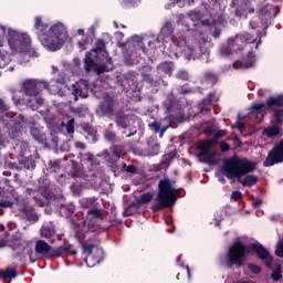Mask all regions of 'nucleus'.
I'll return each instance as SVG.
<instances>
[{
  "label": "nucleus",
  "mask_w": 283,
  "mask_h": 283,
  "mask_svg": "<svg viewBox=\"0 0 283 283\" xmlns=\"http://www.w3.org/2000/svg\"><path fill=\"white\" fill-rule=\"evenodd\" d=\"M55 233H56V231H54V228H52L50 226H44L41 229V235H42V238H45L46 240L54 238Z\"/></svg>",
  "instance_id": "nucleus-31"
},
{
  "label": "nucleus",
  "mask_w": 283,
  "mask_h": 283,
  "mask_svg": "<svg viewBox=\"0 0 283 283\" xmlns=\"http://www.w3.org/2000/svg\"><path fill=\"white\" fill-rule=\"evenodd\" d=\"M113 156H115V158H120V156H123V148L120 146H115L113 148Z\"/></svg>",
  "instance_id": "nucleus-56"
},
{
  "label": "nucleus",
  "mask_w": 283,
  "mask_h": 283,
  "mask_svg": "<svg viewBox=\"0 0 283 283\" xmlns=\"http://www.w3.org/2000/svg\"><path fill=\"white\" fill-rule=\"evenodd\" d=\"M211 105H212L211 98H203L198 104L199 112L201 114H205V113L207 114V113L211 112Z\"/></svg>",
  "instance_id": "nucleus-26"
},
{
  "label": "nucleus",
  "mask_w": 283,
  "mask_h": 283,
  "mask_svg": "<svg viewBox=\"0 0 283 283\" xmlns=\"http://www.w3.org/2000/svg\"><path fill=\"white\" fill-rule=\"evenodd\" d=\"M96 200H98L95 197H90L83 200L82 202V207H84V209H90V207H96V205H98V202H96Z\"/></svg>",
  "instance_id": "nucleus-38"
},
{
  "label": "nucleus",
  "mask_w": 283,
  "mask_h": 283,
  "mask_svg": "<svg viewBox=\"0 0 283 283\" xmlns=\"http://www.w3.org/2000/svg\"><path fill=\"white\" fill-rule=\"evenodd\" d=\"M140 205H143L140 202L139 199H137L136 201H133L128 207H130V209L138 211L140 209Z\"/></svg>",
  "instance_id": "nucleus-59"
},
{
  "label": "nucleus",
  "mask_w": 283,
  "mask_h": 283,
  "mask_svg": "<svg viewBox=\"0 0 283 283\" xmlns=\"http://www.w3.org/2000/svg\"><path fill=\"white\" fill-rule=\"evenodd\" d=\"M255 65V53L250 51L248 53V60L242 62V61H235L233 63L234 70H249V67H254Z\"/></svg>",
  "instance_id": "nucleus-15"
},
{
  "label": "nucleus",
  "mask_w": 283,
  "mask_h": 283,
  "mask_svg": "<svg viewBox=\"0 0 283 283\" xmlns=\"http://www.w3.org/2000/svg\"><path fill=\"white\" fill-rule=\"evenodd\" d=\"M14 277H17V268L0 270V280H14Z\"/></svg>",
  "instance_id": "nucleus-21"
},
{
  "label": "nucleus",
  "mask_w": 283,
  "mask_h": 283,
  "mask_svg": "<svg viewBox=\"0 0 283 283\" xmlns=\"http://www.w3.org/2000/svg\"><path fill=\"white\" fill-rule=\"evenodd\" d=\"M217 144L213 142V139H207L203 143L200 144L199 149L201 151L200 156H207L209 151H211V147L216 146Z\"/></svg>",
  "instance_id": "nucleus-23"
},
{
  "label": "nucleus",
  "mask_w": 283,
  "mask_h": 283,
  "mask_svg": "<svg viewBox=\"0 0 283 283\" xmlns=\"http://www.w3.org/2000/svg\"><path fill=\"white\" fill-rule=\"evenodd\" d=\"M203 80L210 85H216V83H218V74L213 73L212 71H206L203 73Z\"/></svg>",
  "instance_id": "nucleus-30"
},
{
  "label": "nucleus",
  "mask_w": 283,
  "mask_h": 283,
  "mask_svg": "<svg viewBox=\"0 0 283 283\" xmlns=\"http://www.w3.org/2000/svg\"><path fill=\"white\" fill-rule=\"evenodd\" d=\"M231 149V146L227 142H221L220 143V150L222 153L229 151Z\"/></svg>",
  "instance_id": "nucleus-61"
},
{
  "label": "nucleus",
  "mask_w": 283,
  "mask_h": 283,
  "mask_svg": "<svg viewBox=\"0 0 283 283\" xmlns=\"http://www.w3.org/2000/svg\"><path fill=\"white\" fill-rule=\"evenodd\" d=\"M176 156H178V153L176 150L165 154L159 164V169H169V166L171 165V163H174Z\"/></svg>",
  "instance_id": "nucleus-18"
},
{
  "label": "nucleus",
  "mask_w": 283,
  "mask_h": 283,
  "mask_svg": "<svg viewBox=\"0 0 283 283\" xmlns=\"http://www.w3.org/2000/svg\"><path fill=\"white\" fill-rule=\"evenodd\" d=\"M160 154V145L154 144L148 148V156H158Z\"/></svg>",
  "instance_id": "nucleus-45"
},
{
  "label": "nucleus",
  "mask_w": 283,
  "mask_h": 283,
  "mask_svg": "<svg viewBox=\"0 0 283 283\" xmlns=\"http://www.w3.org/2000/svg\"><path fill=\"white\" fill-rule=\"evenodd\" d=\"M250 114L252 116H255L258 123H262V120H264V116H266V104L265 103L253 104L250 107Z\"/></svg>",
  "instance_id": "nucleus-14"
},
{
  "label": "nucleus",
  "mask_w": 283,
  "mask_h": 283,
  "mask_svg": "<svg viewBox=\"0 0 283 283\" xmlns=\"http://www.w3.org/2000/svg\"><path fill=\"white\" fill-rule=\"evenodd\" d=\"M164 107L167 112H174V107H176V95H174L172 92L167 95L164 102Z\"/></svg>",
  "instance_id": "nucleus-24"
},
{
  "label": "nucleus",
  "mask_w": 283,
  "mask_h": 283,
  "mask_svg": "<svg viewBox=\"0 0 283 283\" xmlns=\"http://www.w3.org/2000/svg\"><path fill=\"white\" fill-rule=\"evenodd\" d=\"M49 87L50 84L41 80H25L22 84V90L27 96H39L41 92Z\"/></svg>",
  "instance_id": "nucleus-9"
},
{
  "label": "nucleus",
  "mask_w": 283,
  "mask_h": 283,
  "mask_svg": "<svg viewBox=\"0 0 283 283\" xmlns=\"http://www.w3.org/2000/svg\"><path fill=\"white\" fill-rule=\"evenodd\" d=\"M174 184L175 182L169 178L159 180L158 193L150 207L154 213H157V211H163V209H169V207H174V205H176L180 190L174 188Z\"/></svg>",
  "instance_id": "nucleus-3"
},
{
  "label": "nucleus",
  "mask_w": 283,
  "mask_h": 283,
  "mask_svg": "<svg viewBox=\"0 0 283 283\" xmlns=\"http://www.w3.org/2000/svg\"><path fill=\"white\" fill-rule=\"evenodd\" d=\"M114 105H116V99L111 95H105L104 101L99 104V112L102 116H107L112 118L114 116Z\"/></svg>",
  "instance_id": "nucleus-13"
},
{
  "label": "nucleus",
  "mask_w": 283,
  "mask_h": 283,
  "mask_svg": "<svg viewBox=\"0 0 283 283\" xmlns=\"http://www.w3.org/2000/svg\"><path fill=\"white\" fill-rule=\"evenodd\" d=\"M35 255L40 258H49L50 260H56V258H64V255H76L74 245L53 248L44 240H38L34 247Z\"/></svg>",
  "instance_id": "nucleus-4"
},
{
  "label": "nucleus",
  "mask_w": 283,
  "mask_h": 283,
  "mask_svg": "<svg viewBox=\"0 0 283 283\" xmlns=\"http://www.w3.org/2000/svg\"><path fill=\"white\" fill-rule=\"evenodd\" d=\"M148 127L155 132V134H158V132H160V138H163V136L165 135V133L167 132V128L168 127H164V128H160V123L158 122H153L151 124L148 125Z\"/></svg>",
  "instance_id": "nucleus-33"
},
{
  "label": "nucleus",
  "mask_w": 283,
  "mask_h": 283,
  "mask_svg": "<svg viewBox=\"0 0 283 283\" xmlns=\"http://www.w3.org/2000/svg\"><path fill=\"white\" fill-rule=\"evenodd\" d=\"M80 50H85V45H87V40H82L77 43Z\"/></svg>",
  "instance_id": "nucleus-64"
},
{
  "label": "nucleus",
  "mask_w": 283,
  "mask_h": 283,
  "mask_svg": "<svg viewBox=\"0 0 283 283\" xmlns=\"http://www.w3.org/2000/svg\"><path fill=\"white\" fill-rule=\"evenodd\" d=\"M130 42L132 43H137L142 50V52H144V54H147V48L143 46V38L139 35H133L130 38Z\"/></svg>",
  "instance_id": "nucleus-41"
},
{
  "label": "nucleus",
  "mask_w": 283,
  "mask_h": 283,
  "mask_svg": "<svg viewBox=\"0 0 283 283\" xmlns=\"http://www.w3.org/2000/svg\"><path fill=\"white\" fill-rule=\"evenodd\" d=\"M7 41L11 50H14L15 52H28L29 56H32L33 59H39V52H36V50L34 49L28 50L32 41L30 39V35L9 29Z\"/></svg>",
  "instance_id": "nucleus-6"
},
{
  "label": "nucleus",
  "mask_w": 283,
  "mask_h": 283,
  "mask_svg": "<svg viewBox=\"0 0 283 283\" xmlns=\"http://www.w3.org/2000/svg\"><path fill=\"white\" fill-rule=\"evenodd\" d=\"M34 21V29L42 45L51 50V52L61 50L65 41H67V29H65V25L59 22L50 27V24L43 23L41 17H35Z\"/></svg>",
  "instance_id": "nucleus-2"
},
{
  "label": "nucleus",
  "mask_w": 283,
  "mask_h": 283,
  "mask_svg": "<svg viewBox=\"0 0 283 283\" xmlns=\"http://www.w3.org/2000/svg\"><path fill=\"white\" fill-rule=\"evenodd\" d=\"M115 116V124L119 129H127L129 127V120L127 119V115L125 112L119 111L114 114Z\"/></svg>",
  "instance_id": "nucleus-17"
},
{
  "label": "nucleus",
  "mask_w": 283,
  "mask_h": 283,
  "mask_svg": "<svg viewBox=\"0 0 283 283\" xmlns=\"http://www.w3.org/2000/svg\"><path fill=\"white\" fill-rule=\"evenodd\" d=\"M62 127H65L66 134H74V118L69 119L66 124L62 122Z\"/></svg>",
  "instance_id": "nucleus-43"
},
{
  "label": "nucleus",
  "mask_w": 283,
  "mask_h": 283,
  "mask_svg": "<svg viewBox=\"0 0 283 283\" xmlns=\"http://www.w3.org/2000/svg\"><path fill=\"white\" fill-rule=\"evenodd\" d=\"M96 62H94V60L92 59V54L90 52H87L85 54V59H84V70L86 72H92V70H94V72L96 71Z\"/></svg>",
  "instance_id": "nucleus-22"
},
{
  "label": "nucleus",
  "mask_w": 283,
  "mask_h": 283,
  "mask_svg": "<svg viewBox=\"0 0 283 283\" xmlns=\"http://www.w3.org/2000/svg\"><path fill=\"white\" fill-rule=\"evenodd\" d=\"M134 213H136V210H134L132 207L128 206L125 208L123 216L125 218H129V217L134 216Z\"/></svg>",
  "instance_id": "nucleus-55"
},
{
  "label": "nucleus",
  "mask_w": 283,
  "mask_h": 283,
  "mask_svg": "<svg viewBox=\"0 0 283 283\" xmlns=\"http://www.w3.org/2000/svg\"><path fill=\"white\" fill-rule=\"evenodd\" d=\"M283 111L282 109H274V118L276 123L282 122Z\"/></svg>",
  "instance_id": "nucleus-58"
},
{
  "label": "nucleus",
  "mask_w": 283,
  "mask_h": 283,
  "mask_svg": "<svg viewBox=\"0 0 283 283\" xmlns=\"http://www.w3.org/2000/svg\"><path fill=\"white\" fill-rule=\"evenodd\" d=\"M71 178H81V171L80 170H73L70 172Z\"/></svg>",
  "instance_id": "nucleus-63"
},
{
  "label": "nucleus",
  "mask_w": 283,
  "mask_h": 283,
  "mask_svg": "<svg viewBox=\"0 0 283 283\" xmlns=\"http://www.w3.org/2000/svg\"><path fill=\"white\" fill-rule=\"evenodd\" d=\"M95 72L96 74H105V72H109V67H107V65L105 64H102V65H98L95 67Z\"/></svg>",
  "instance_id": "nucleus-52"
},
{
  "label": "nucleus",
  "mask_w": 283,
  "mask_h": 283,
  "mask_svg": "<svg viewBox=\"0 0 283 283\" xmlns=\"http://www.w3.org/2000/svg\"><path fill=\"white\" fill-rule=\"evenodd\" d=\"M176 78H179V81H189V73L187 71H179L176 74Z\"/></svg>",
  "instance_id": "nucleus-50"
},
{
  "label": "nucleus",
  "mask_w": 283,
  "mask_h": 283,
  "mask_svg": "<svg viewBox=\"0 0 283 283\" xmlns=\"http://www.w3.org/2000/svg\"><path fill=\"white\" fill-rule=\"evenodd\" d=\"M21 213H23L28 222H39V214L34 211V207L25 205L23 206Z\"/></svg>",
  "instance_id": "nucleus-16"
},
{
  "label": "nucleus",
  "mask_w": 283,
  "mask_h": 283,
  "mask_svg": "<svg viewBox=\"0 0 283 283\" xmlns=\"http://www.w3.org/2000/svg\"><path fill=\"white\" fill-rule=\"evenodd\" d=\"M120 171L122 174L126 172L129 176H136V174H138V167H136L135 165L127 166L126 163H122Z\"/></svg>",
  "instance_id": "nucleus-27"
},
{
  "label": "nucleus",
  "mask_w": 283,
  "mask_h": 283,
  "mask_svg": "<svg viewBox=\"0 0 283 283\" xmlns=\"http://www.w3.org/2000/svg\"><path fill=\"white\" fill-rule=\"evenodd\" d=\"M161 32L164 34H171L174 32V29H171V23L166 24L163 29Z\"/></svg>",
  "instance_id": "nucleus-60"
},
{
  "label": "nucleus",
  "mask_w": 283,
  "mask_h": 283,
  "mask_svg": "<svg viewBox=\"0 0 283 283\" xmlns=\"http://www.w3.org/2000/svg\"><path fill=\"white\" fill-rule=\"evenodd\" d=\"M157 70L159 72V74H166L168 76H171V72L174 69L171 67L170 62H164L157 66Z\"/></svg>",
  "instance_id": "nucleus-28"
},
{
  "label": "nucleus",
  "mask_w": 283,
  "mask_h": 283,
  "mask_svg": "<svg viewBox=\"0 0 283 283\" xmlns=\"http://www.w3.org/2000/svg\"><path fill=\"white\" fill-rule=\"evenodd\" d=\"M39 191H41V193L50 192V179L42 178L39 180Z\"/></svg>",
  "instance_id": "nucleus-34"
},
{
  "label": "nucleus",
  "mask_w": 283,
  "mask_h": 283,
  "mask_svg": "<svg viewBox=\"0 0 283 283\" xmlns=\"http://www.w3.org/2000/svg\"><path fill=\"white\" fill-rule=\"evenodd\" d=\"M275 255L277 258H283V240H280L276 245Z\"/></svg>",
  "instance_id": "nucleus-51"
},
{
  "label": "nucleus",
  "mask_w": 283,
  "mask_h": 283,
  "mask_svg": "<svg viewBox=\"0 0 283 283\" xmlns=\"http://www.w3.org/2000/svg\"><path fill=\"white\" fill-rule=\"evenodd\" d=\"M73 96H75L74 101H78V98H87L90 96V83L87 80H80L73 85Z\"/></svg>",
  "instance_id": "nucleus-12"
},
{
  "label": "nucleus",
  "mask_w": 283,
  "mask_h": 283,
  "mask_svg": "<svg viewBox=\"0 0 283 283\" xmlns=\"http://www.w3.org/2000/svg\"><path fill=\"white\" fill-rule=\"evenodd\" d=\"M255 43V39L251 33L238 34L235 38L228 40V44L221 46L222 56H230L233 52H243L247 45Z\"/></svg>",
  "instance_id": "nucleus-7"
},
{
  "label": "nucleus",
  "mask_w": 283,
  "mask_h": 283,
  "mask_svg": "<svg viewBox=\"0 0 283 283\" xmlns=\"http://www.w3.org/2000/svg\"><path fill=\"white\" fill-rule=\"evenodd\" d=\"M224 136H227V130H218V132L213 135L212 139H213V142L218 145V140H220V138H224Z\"/></svg>",
  "instance_id": "nucleus-49"
},
{
  "label": "nucleus",
  "mask_w": 283,
  "mask_h": 283,
  "mask_svg": "<svg viewBox=\"0 0 283 283\" xmlns=\"http://www.w3.org/2000/svg\"><path fill=\"white\" fill-rule=\"evenodd\" d=\"M258 169V164L251 161L248 158H240L234 155L228 159L223 160L221 166V174L226 176L228 180H238L242 187H253L258 185V176L248 175L253 174Z\"/></svg>",
  "instance_id": "nucleus-1"
},
{
  "label": "nucleus",
  "mask_w": 283,
  "mask_h": 283,
  "mask_svg": "<svg viewBox=\"0 0 283 283\" xmlns=\"http://www.w3.org/2000/svg\"><path fill=\"white\" fill-rule=\"evenodd\" d=\"M266 134L269 138H275V136H280V127L277 126H272L268 128Z\"/></svg>",
  "instance_id": "nucleus-44"
},
{
  "label": "nucleus",
  "mask_w": 283,
  "mask_h": 283,
  "mask_svg": "<svg viewBox=\"0 0 283 283\" xmlns=\"http://www.w3.org/2000/svg\"><path fill=\"white\" fill-rule=\"evenodd\" d=\"M84 132H85L88 136H96V130H95L92 126H87L86 128H84Z\"/></svg>",
  "instance_id": "nucleus-62"
},
{
  "label": "nucleus",
  "mask_w": 283,
  "mask_h": 283,
  "mask_svg": "<svg viewBox=\"0 0 283 283\" xmlns=\"http://www.w3.org/2000/svg\"><path fill=\"white\" fill-rule=\"evenodd\" d=\"M265 106L268 107H283V95L270 96L265 101Z\"/></svg>",
  "instance_id": "nucleus-20"
},
{
  "label": "nucleus",
  "mask_w": 283,
  "mask_h": 283,
  "mask_svg": "<svg viewBox=\"0 0 283 283\" xmlns=\"http://www.w3.org/2000/svg\"><path fill=\"white\" fill-rule=\"evenodd\" d=\"M124 8H136L140 6V0H122Z\"/></svg>",
  "instance_id": "nucleus-47"
},
{
  "label": "nucleus",
  "mask_w": 283,
  "mask_h": 283,
  "mask_svg": "<svg viewBox=\"0 0 283 283\" xmlns=\"http://www.w3.org/2000/svg\"><path fill=\"white\" fill-rule=\"evenodd\" d=\"M50 174H59L61 171V160L49 161Z\"/></svg>",
  "instance_id": "nucleus-37"
},
{
  "label": "nucleus",
  "mask_w": 283,
  "mask_h": 283,
  "mask_svg": "<svg viewBox=\"0 0 283 283\" xmlns=\"http://www.w3.org/2000/svg\"><path fill=\"white\" fill-rule=\"evenodd\" d=\"M75 238L77 239V242L81 244L82 249H83V244H92V243L85 242V232L83 231H77L75 233Z\"/></svg>",
  "instance_id": "nucleus-48"
},
{
  "label": "nucleus",
  "mask_w": 283,
  "mask_h": 283,
  "mask_svg": "<svg viewBox=\"0 0 283 283\" xmlns=\"http://www.w3.org/2000/svg\"><path fill=\"white\" fill-rule=\"evenodd\" d=\"M83 253L86 255L85 263L90 269H94L105 260V252L94 243L83 244Z\"/></svg>",
  "instance_id": "nucleus-8"
},
{
  "label": "nucleus",
  "mask_w": 283,
  "mask_h": 283,
  "mask_svg": "<svg viewBox=\"0 0 283 283\" xmlns=\"http://www.w3.org/2000/svg\"><path fill=\"white\" fill-rule=\"evenodd\" d=\"M22 165L24 169H35L36 168V161L34 160L33 156L24 158L22 161Z\"/></svg>",
  "instance_id": "nucleus-36"
},
{
  "label": "nucleus",
  "mask_w": 283,
  "mask_h": 283,
  "mask_svg": "<svg viewBox=\"0 0 283 283\" xmlns=\"http://www.w3.org/2000/svg\"><path fill=\"white\" fill-rule=\"evenodd\" d=\"M250 249L253 253H255L256 258L261 260L265 264V266H268V269H271V266H273V256L271 255L269 250H266V248L262 245V243H251Z\"/></svg>",
  "instance_id": "nucleus-11"
},
{
  "label": "nucleus",
  "mask_w": 283,
  "mask_h": 283,
  "mask_svg": "<svg viewBox=\"0 0 283 283\" xmlns=\"http://www.w3.org/2000/svg\"><path fill=\"white\" fill-rule=\"evenodd\" d=\"M104 138L105 140H107L108 143H116V133L114 130L111 129H106L104 132Z\"/></svg>",
  "instance_id": "nucleus-42"
},
{
  "label": "nucleus",
  "mask_w": 283,
  "mask_h": 283,
  "mask_svg": "<svg viewBox=\"0 0 283 283\" xmlns=\"http://www.w3.org/2000/svg\"><path fill=\"white\" fill-rule=\"evenodd\" d=\"M271 280H273V282H280V280H282V264H275L272 268Z\"/></svg>",
  "instance_id": "nucleus-29"
},
{
  "label": "nucleus",
  "mask_w": 283,
  "mask_h": 283,
  "mask_svg": "<svg viewBox=\"0 0 283 283\" xmlns=\"http://www.w3.org/2000/svg\"><path fill=\"white\" fill-rule=\"evenodd\" d=\"M13 205H14V202H12L8 199L0 200V207H3L4 209H8V208L12 207Z\"/></svg>",
  "instance_id": "nucleus-57"
},
{
  "label": "nucleus",
  "mask_w": 283,
  "mask_h": 283,
  "mask_svg": "<svg viewBox=\"0 0 283 283\" xmlns=\"http://www.w3.org/2000/svg\"><path fill=\"white\" fill-rule=\"evenodd\" d=\"M248 269L249 271H251V273H253L254 275H260V273H262V268H260L258 264L255 263H249L248 264Z\"/></svg>",
  "instance_id": "nucleus-46"
},
{
  "label": "nucleus",
  "mask_w": 283,
  "mask_h": 283,
  "mask_svg": "<svg viewBox=\"0 0 283 283\" xmlns=\"http://www.w3.org/2000/svg\"><path fill=\"white\" fill-rule=\"evenodd\" d=\"M99 203H96L93 208L87 210V216H93V218L99 219L103 218V212H101Z\"/></svg>",
  "instance_id": "nucleus-35"
},
{
  "label": "nucleus",
  "mask_w": 283,
  "mask_h": 283,
  "mask_svg": "<svg viewBox=\"0 0 283 283\" xmlns=\"http://www.w3.org/2000/svg\"><path fill=\"white\" fill-rule=\"evenodd\" d=\"M171 41L177 48H185L187 45V38L182 33L171 35Z\"/></svg>",
  "instance_id": "nucleus-25"
},
{
  "label": "nucleus",
  "mask_w": 283,
  "mask_h": 283,
  "mask_svg": "<svg viewBox=\"0 0 283 283\" xmlns=\"http://www.w3.org/2000/svg\"><path fill=\"white\" fill-rule=\"evenodd\" d=\"M138 200L142 205H148V202H151V200H154V193L145 192L139 196Z\"/></svg>",
  "instance_id": "nucleus-39"
},
{
  "label": "nucleus",
  "mask_w": 283,
  "mask_h": 283,
  "mask_svg": "<svg viewBox=\"0 0 283 283\" xmlns=\"http://www.w3.org/2000/svg\"><path fill=\"white\" fill-rule=\"evenodd\" d=\"M105 50H106L105 40L98 39L95 42V48L92 49V52H95V54H103V52H105V54H107V51Z\"/></svg>",
  "instance_id": "nucleus-32"
},
{
  "label": "nucleus",
  "mask_w": 283,
  "mask_h": 283,
  "mask_svg": "<svg viewBox=\"0 0 283 283\" xmlns=\"http://www.w3.org/2000/svg\"><path fill=\"white\" fill-rule=\"evenodd\" d=\"M203 156V159L201 163H205L206 165H218V160L213 156V154H208V155H200Z\"/></svg>",
  "instance_id": "nucleus-40"
},
{
  "label": "nucleus",
  "mask_w": 283,
  "mask_h": 283,
  "mask_svg": "<svg viewBox=\"0 0 283 283\" xmlns=\"http://www.w3.org/2000/svg\"><path fill=\"white\" fill-rule=\"evenodd\" d=\"M8 109H10V106L6 103V101L0 98V114H6Z\"/></svg>",
  "instance_id": "nucleus-54"
},
{
  "label": "nucleus",
  "mask_w": 283,
  "mask_h": 283,
  "mask_svg": "<svg viewBox=\"0 0 283 283\" xmlns=\"http://www.w3.org/2000/svg\"><path fill=\"white\" fill-rule=\"evenodd\" d=\"M231 200L234 202H240V200H242V192L240 190L233 191L231 195Z\"/></svg>",
  "instance_id": "nucleus-53"
},
{
  "label": "nucleus",
  "mask_w": 283,
  "mask_h": 283,
  "mask_svg": "<svg viewBox=\"0 0 283 283\" xmlns=\"http://www.w3.org/2000/svg\"><path fill=\"white\" fill-rule=\"evenodd\" d=\"M283 163V139L269 151L263 167H273V165H280Z\"/></svg>",
  "instance_id": "nucleus-10"
},
{
  "label": "nucleus",
  "mask_w": 283,
  "mask_h": 283,
  "mask_svg": "<svg viewBox=\"0 0 283 283\" xmlns=\"http://www.w3.org/2000/svg\"><path fill=\"white\" fill-rule=\"evenodd\" d=\"M44 99L38 95L30 96L27 101V106L30 107L33 112H36L39 107H43Z\"/></svg>",
  "instance_id": "nucleus-19"
},
{
  "label": "nucleus",
  "mask_w": 283,
  "mask_h": 283,
  "mask_svg": "<svg viewBox=\"0 0 283 283\" xmlns=\"http://www.w3.org/2000/svg\"><path fill=\"white\" fill-rule=\"evenodd\" d=\"M251 253H253L251 243L244 245L242 241H235L228 248L226 264L229 269H231V266H238L240 269L244 266V260H247V255Z\"/></svg>",
  "instance_id": "nucleus-5"
}]
</instances>
